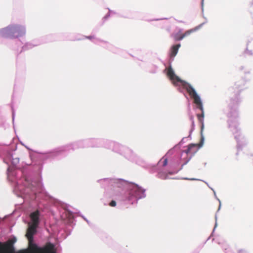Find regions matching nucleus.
<instances>
[{
  "label": "nucleus",
  "instance_id": "1",
  "mask_svg": "<svg viewBox=\"0 0 253 253\" xmlns=\"http://www.w3.org/2000/svg\"><path fill=\"white\" fill-rule=\"evenodd\" d=\"M37 225L31 224L28 227L26 236L29 241V249L19 251L17 253H56L54 245L50 242L47 243L42 247L32 243L33 235L36 232Z\"/></svg>",
  "mask_w": 253,
  "mask_h": 253
},
{
  "label": "nucleus",
  "instance_id": "2",
  "mask_svg": "<svg viewBox=\"0 0 253 253\" xmlns=\"http://www.w3.org/2000/svg\"><path fill=\"white\" fill-rule=\"evenodd\" d=\"M25 33V29L19 25H10L2 29L0 31V35L2 37L10 39L22 37Z\"/></svg>",
  "mask_w": 253,
  "mask_h": 253
},
{
  "label": "nucleus",
  "instance_id": "3",
  "mask_svg": "<svg viewBox=\"0 0 253 253\" xmlns=\"http://www.w3.org/2000/svg\"><path fill=\"white\" fill-rule=\"evenodd\" d=\"M187 89H188V94L189 96L193 99L194 103L197 105V107L199 108L202 112L201 114L197 115V118L198 121L202 124V127H203L204 113L200 97L197 94L195 89H192L191 88H190V87H189V88H188ZM202 128L203 127H202Z\"/></svg>",
  "mask_w": 253,
  "mask_h": 253
},
{
  "label": "nucleus",
  "instance_id": "4",
  "mask_svg": "<svg viewBox=\"0 0 253 253\" xmlns=\"http://www.w3.org/2000/svg\"><path fill=\"white\" fill-rule=\"evenodd\" d=\"M166 70H167V76L174 85H176V83H181L183 88L187 91L188 93V89L187 88H189V87L191 88L192 89H195L191 84L185 81L181 80L178 76H176L171 66H169L168 68L166 69Z\"/></svg>",
  "mask_w": 253,
  "mask_h": 253
},
{
  "label": "nucleus",
  "instance_id": "5",
  "mask_svg": "<svg viewBox=\"0 0 253 253\" xmlns=\"http://www.w3.org/2000/svg\"><path fill=\"white\" fill-rule=\"evenodd\" d=\"M0 253H15L14 248L11 243L2 244L0 242Z\"/></svg>",
  "mask_w": 253,
  "mask_h": 253
},
{
  "label": "nucleus",
  "instance_id": "6",
  "mask_svg": "<svg viewBox=\"0 0 253 253\" xmlns=\"http://www.w3.org/2000/svg\"><path fill=\"white\" fill-rule=\"evenodd\" d=\"M30 217L32 220V224L38 225L40 222V211L38 210H37L32 213H31L30 215Z\"/></svg>",
  "mask_w": 253,
  "mask_h": 253
},
{
  "label": "nucleus",
  "instance_id": "7",
  "mask_svg": "<svg viewBox=\"0 0 253 253\" xmlns=\"http://www.w3.org/2000/svg\"><path fill=\"white\" fill-rule=\"evenodd\" d=\"M197 150V144H191L188 145L187 149L185 151L187 154H194Z\"/></svg>",
  "mask_w": 253,
  "mask_h": 253
},
{
  "label": "nucleus",
  "instance_id": "8",
  "mask_svg": "<svg viewBox=\"0 0 253 253\" xmlns=\"http://www.w3.org/2000/svg\"><path fill=\"white\" fill-rule=\"evenodd\" d=\"M180 44H177L176 45H174L171 47L170 54V57H174L176 55L178 49L180 47Z\"/></svg>",
  "mask_w": 253,
  "mask_h": 253
},
{
  "label": "nucleus",
  "instance_id": "9",
  "mask_svg": "<svg viewBox=\"0 0 253 253\" xmlns=\"http://www.w3.org/2000/svg\"><path fill=\"white\" fill-rule=\"evenodd\" d=\"M174 39L175 41H180L183 39V36L182 34H181L180 32H178L174 35Z\"/></svg>",
  "mask_w": 253,
  "mask_h": 253
},
{
  "label": "nucleus",
  "instance_id": "10",
  "mask_svg": "<svg viewBox=\"0 0 253 253\" xmlns=\"http://www.w3.org/2000/svg\"><path fill=\"white\" fill-rule=\"evenodd\" d=\"M193 32V30L192 29L186 31L184 34H182L183 38H185V37H187V36H189V35H190Z\"/></svg>",
  "mask_w": 253,
  "mask_h": 253
},
{
  "label": "nucleus",
  "instance_id": "11",
  "mask_svg": "<svg viewBox=\"0 0 253 253\" xmlns=\"http://www.w3.org/2000/svg\"><path fill=\"white\" fill-rule=\"evenodd\" d=\"M109 205L111 206V207H115L116 206V202L114 201V200H112L109 204Z\"/></svg>",
  "mask_w": 253,
  "mask_h": 253
},
{
  "label": "nucleus",
  "instance_id": "12",
  "mask_svg": "<svg viewBox=\"0 0 253 253\" xmlns=\"http://www.w3.org/2000/svg\"><path fill=\"white\" fill-rule=\"evenodd\" d=\"M167 164H168V160L167 159H165L163 162V166H166L167 165Z\"/></svg>",
  "mask_w": 253,
  "mask_h": 253
},
{
  "label": "nucleus",
  "instance_id": "13",
  "mask_svg": "<svg viewBox=\"0 0 253 253\" xmlns=\"http://www.w3.org/2000/svg\"><path fill=\"white\" fill-rule=\"evenodd\" d=\"M86 38L89 39V40H92V39H94L95 37L94 36H88V37H86Z\"/></svg>",
  "mask_w": 253,
  "mask_h": 253
},
{
  "label": "nucleus",
  "instance_id": "14",
  "mask_svg": "<svg viewBox=\"0 0 253 253\" xmlns=\"http://www.w3.org/2000/svg\"><path fill=\"white\" fill-rule=\"evenodd\" d=\"M192 121V123L193 124L194 123V122H193V117H191V118Z\"/></svg>",
  "mask_w": 253,
  "mask_h": 253
},
{
  "label": "nucleus",
  "instance_id": "15",
  "mask_svg": "<svg viewBox=\"0 0 253 253\" xmlns=\"http://www.w3.org/2000/svg\"><path fill=\"white\" fill-rule=\"evenodd\" d=\"M204 0H202V3L203 2Z\"/></svg>",
  "mask_w": 253,
  "mask_h": 253
}]
</instances>
